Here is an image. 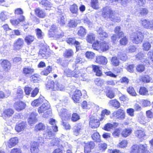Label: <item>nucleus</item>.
Here are the masks:
<instances>
[{"label":"nucleus","instance_id":"f257e3e1","mask_svg":"<svg viewBox=\"0 0 153 153\" xmlns=\"http://www.w3.org/2000/svg\"><path fill=\"white\" fill-rule=\"evenodd\" d=\"M59 114L61 117L62 121L63 126H65L66 129H68L70 128L71 126L68 123L64 122V121H67L69 119L71 116V114L66 108H61L60 109H58Z\"/></svg>","mask_w":153,"mask_h":153},{"label":"nucleus","instance_id":"f03ea898","mask_svg":"<svg viewBox=\"0 0 153 153\" xmlns=\"http://www.w3.org/2000/svg\"><path fill=\"white\" fill-rule=\"evenodd\" d=\"M130 38L133 43L137 44L142 42L144 39V36L141 32L137 31L132 33Z\"/></svg>","mask_w":153,"mask_h":153},{"label":"nucleus","instance_id":"7ed1b4c3","mask_svg":"<svg viewBox=\"0 0 153 153\" xmlns=\"http://www.w3.org/2000/svg\"><path fill=\"white\" fill-rule=\"evenodd\" d=\"M114 11L109 7H104L102 9V16L106 20L110 19L112 15L114 14Z\"/></svg>","mask_w":153,"mask_h":153},{"label":"nucleus","instance_id":"20e7f679","mask_svg":"<svg viewBox=\"0 0 153 153\" xmlns=\"http://www.w3.org/2000/svg\"><path fill=\"white\" fill-rule=\"evenodd\" d=\"M140 23L145 28L153 30V20L142 19L140 20Z\"/></svg>","mask_w":153,"mask_h":153},{"label":"nucleus","instance_id":"39448f33","mask_svg":"<svg viewBox=\"0 0 153 153\" xmlns=\"http://www.w3.org/2000/svg\"><path fill=\"white\" fill-rule=\"evenodd\" d=\"M112 114L113 117L119 120H123L125 118V113L123 110L120 109L114 111Z\"/></svg>","mask_w":153,"mask_h":153},{"label":"nucleus","instance_id":"423d86ee","mask_svg":"<svg viewBox=\"0 0 153 153\" xmlns=\"http://www.w3.org/2000/svg\"><path fill=\"white\" fill-rule=\"evenodd\" d=\"M50 54L48 48L45 46L42 47L40 50L39 53V56L42 57L44 59H46Z\"/></svg>","mask_w":153,"mask_h":153},{"label":"nucleus","instance_id":"0eeeda50","mask_svg":"<svg viewBox=\"0 0 153 153\" xmlns=\"http://www.w3.org/2000/svg\"><path fill=\"white\" fill-rule=\"evenodd\" d=\"M146 54L143 52H140L138 53L135 56L136 59L141 60V62L143 61L146 63V65H150L149 61L147 59H145Z\"/></svg>","mask_w":153,"mask_h":153},{"label":"nucleus","instance_id":"6e6552de","mask_svg":"<svg viewBox=\"0 0 153 153\" xmlns=\"http://www.w3.org/2000/svg\"><path fill=\"white\" fill-rule=\"evenodd\" d=\"M57 31L53 33H51L50 32L48 33V35L50 37H53L55 39H57L62 37L64 36V33L60 29H57Z\"/></svg>","mask_w":153,"mask_h":153},{"label":"nucleus","instance_id":"1a4fd4ad","mask_svg":"<svg viewBox=\"0 0 153 153\" xmlns=\"http://www.w3.org/2000/svg\"><path fill=\"white\" fill-rule=\"evenodd\" d=\"M14 113V111L13 109L10 108H7L4 110L2 116L4 119H7L11 117Z\"/></svg>","mask_w":153,"mask_h":153},{"label":"nucleus","instance_id":"9d476101","mask_svg":"<svg viewBox=\"0 0 153 153\" xmlns=\"http://www.w3.org/2000/svg\"><path fill=\"white\" fill-rule=\"evenodd\" d=\"M27 124L25 122H21L17 123L15 127V129L19 132L24 131L26 128Z\"/></svg>","mask_w":153,"mask_h":153},{"label":"nucleus","instance_id":"9b49d317","mask_svg":"<svg viewBox=\"0 0 153 153\" xmlns=\"http://www.w3.org/2000/svg\"><path fill=\"white\" fill-rule=\"evenodd\" d=\"M23 44V40L21 38H18L14 43V48L16 50H19L22 47Z\"/></svg>","mask_w":153,"mask_h":153},{"label":"nucleus","instance_id":"f8f14e48","mask_svg":"<svg viewBox=\"0 0 153 153\" xmlns=\"http://www.w3.org/2000/svg\"><path fill=\"white\" fill-rule=\"evenodd\" d=\"M82 95V94L81 91L78 90H76L72 96V98L75 102L79 103Z\"/></svg>","mask_w":153,"mask_h":153},{"label":"nucleus","instance_id":"ddd939ff","mask_svg":"<svg viewBox=\"0 0 153 153\" xmlns=\"http://www.w3.org/2000/svg\"><path fill=\"white\" fill-rule=\"evenodd\" d=\"M100 125V123L99 120L93 117L90 118L89 125L91 128H97Z\"/></svg>","mask_w":153,"mask_h":153},{"label":"nucleus","instance_id":"4468645a","mask_svg":"<svg viewBox=\"0 0 153 153\" xmlns=\"http://www.w3.org/2000/svg\"><path fill=\"white\" fill-rule=\"evenodd\" d=\"M18 139L16 137L10 138L8 141L7 146L9 148H11L16 146L18 143Z\"/></svg>","mask_w":153,"mask_h":153},{"label":"nucleus","instance_id":"2eb2a0df","mask_svg":"<svg viewBox=\"0 0 153 153\" xmlns=\"http://www.w3.org/2000/svg\"><path fill=\"white\" fill-rule=\"evenodd\" d=\"M94 146V142L91 141L85 144L84 146V152L85 153H90L91 150Z\"/></svg>","mask_w":153,"mask_h":153},{"label":"nucleus","instance_id":"dca6fc26","mask_svg":"<svg viewBox=\"0 0 153 153\" xmlns=\"http://www.w3.org/2000/svg\"><path fill=\"white\" fill-rule=\"evenodd\" d=\"M34 70L30 66H26L23 68V73L26 76H29L32 74Z\"/></svg>","mask_w":153,"mask_h":153},{"label":"nucleus","instance_id":"f3484780","mask_svg":"<svg viewBox=\"0 0 153 153\" xmlns=\"http://www.w3.org/2000/svg\"><path fill=\"white\" fill-rule=\"evenodd\" d=\"M26 104L22 101H18L14 104V107L15 109L18 111H20L25 108Z\"/></svg>","mask_w":153,"mask_h":153},{"label":"nucleus","instance_id":"a211bd4d","mask_svg":"<svg viewBox=\"0 0 153 153\" xmlns=\"http://www.w3.org/2000/svg\"><path fill=\"white\" fill-rule=\"evenodd\" d=\"M83 128V126L81 124H77L74 127V134L76 136H78L81 132Z\"/></svg>","mask_w":153,"mask_h":153},{"label":"nucleus","instance_id":"6ab92c4d","mask_svg":"<svg viewBox=\"0 0 153 153\" xmlns=\"http://www.w3.org/2000/svg\"><path fill=\"white\" fill-rule=\"evenodd\" d=\"M50 107V105L47 101L42 104V106L38 108V111L39 113H44L48 110Z\"/></svg>","mask_w":153,"mask_h":153},{"label":"nucleus","instance_id":"aec40b11","mask_svg":"<svg viewBox=\"0 0 153 153\" xmlns=\"http://www.w3.org/2000/svg\"><path fill=\"white\" fill-rule=\"evenodd\" d=\"M39 151V143L35 142L32 143L30 148L31 153H38Z\"/></svg>","mask_w":153,"mask_h":153},{"label":"nucleus","instance_id":"412c9836","mask_svg":"<svg viewBox=\"0 0 153 153\" xmlns=\"http://www.w3.org/2000/svg\"><path fill=\"white\" fill-rule=\"evenodd\" d=\"M75 71H72L68 68H66L64 71L65 74L68 76L77 77L79 76V73H75Z\"/></svg>","mask_w":153,"mask_h":153},{"label":"nucleus","instance_id":"4be33fe9","mask_svg":"<svg viewBox=\"0 0 153 153\" xmlns=\"http://www.w3.org/2000/svg\"><path fill=\"white\" fill-rule=\"evenodd\" d=\"M40 5L46 10H49L52 7V4L47 0H42L40 2Z\"/></svg>","mask_w":153,"mask_h":153},{"label":"nucleus","instance_id":"5701e85b","mask_svg":"<svg viewBox=\"0 0 153 153\" xmlns=\"http://www.w3.org/2000/svg\"><path fill=\"white\" fill-rule=\"evenodd\" d=\"M95 62L99 64L106 65L108 62L107 59L103 56H98L96 57Z\"/></svg>","mask_w":153,"mask_h":153},{"label":"nucleus","instance_id":"b1692460","mask_svg":"<svg viewBox=\"0 0 153 153\" xmlns=\"http://www.w3.org/2000/svg\"><path fill=\"white\" fill-rule=\"evenodd\" d=\"M114 14H113L110 20L114 22H119L121 21L120 18L119 14L115 12H114Z\"/></svg>","mask_w":153,"mask_h":153},{"label":"nucleus","instance_id":"393cba45","mask_svg":"<svg viewBox=\"0 0 153 153\" xmlns=\"http://www.w3.org/2000/svg\"><path fill=\"white\" fill-rule=\"evenodd\" d=\"M44 97L41 96L36 100L33 101L31 103V105L33 106H38L40 105L44 101Z\"/></svg>","mask_w":153,"mask_h":153},{"label":"nucleus","instance_id":"a878e982","mask_svg":"<svg viewBox=\"0 0 153 153\" xmlns=\"http://www.w3.org/2000/svg\"><path fill=\"white\" fill-rule=\"evenodd\" d=\"M67 43L70 45L73 44L76 45V48L77 50L79 49V45L80 43L79 42L76 41L74 38H69L67 40Z\"/></svg>","mask_w":153,"mask_h":153},{"label":"nucleus","instance_id":"bb28decb","mask_svg":"<svg viewBox=\"0 0 153 153\" xmlns=\"http://www.w3.org/2000/svg\"><path fill=\"white\" fill-rule=\"evenodd\" d=\"M51 130V129L50 128L48 127L46 132L43 134L44 138L48 139L50 138L51 137L53 136L54 134Z\"/></svg>","mask_w":153,"mask_h":153},{"label":"nucleus","instance_id":"cd10ccee","mask_svg":"<svg viewBox=\"0 0 153 153\" xmlns=\"http://www.w3.org/2000/svg\"><path fill=\"white\" fill-rule=\"evenodd\" d=\"M37 114L34 113H31L28 119V122L30 124L34 123L36 121V116Z\"/></svg>","mask_w":153,"mask_h":153},{"label":"nucleus","instance_id":"c85d7f7f","mask_svg":"<svg viewBox=\"0 0 153 153\" xmlns=\"http://www.w3.org/2000/svg\"><path fill=\"white\" fill-rule=\"evenodd\" d=\"M57 13L59 15V16L58 17L59 22L62 25H63L65 24V19L63 16V13L61 10L58 11Z\"/></svg>","mask_w":153,"mask_h":153},{"label":"nucleus","instance_id":"c756f323","mask_svg":"<svg viewBox=\"0 0 153 153\" xmlns=\"http://www.w3.org/2000/svg\"><path fill=\"white\" fill-rule=\"evenodd\" d=\"M24 20V16H21L19 19H11L10 22L13 25L16 26L19 24L20 22H23Z\"/></svg>","mask_w":153,"mask_h":153},{"label":"nucleus","instance_id":"7c9ffc66","mask_svg":"<svg viewBox=\"0 0 153 153\" xmlns=\"http://www.w3.org/2000/svg\"><path fill=\"white\" fill-rule=\"evenodd\" d=\"M95 38V35L93 33H91L87 35L86 39L88 42L92 43L94 41Z\"/></svg>","mask_w":153,"mask_h":153},{"label":"nucleus","instance_id":"2f4dec72","mask_svg":"<svg viewBox=\"0 0 153 153\" xmlns=\"http://www.w3.org/2000/svg\"><path fill=\"white\" fill-rule=\"evenodd\" d=\"M35 11L36 15L41 18H43L45 16V13L42 10L39 8H36Z\"/></svg>","mask_w":153,"mask_h":153},{"label":"nucleus","instance_id":"473e14b6","mask_svg":"<svg viewBox=\"0 0 153 153\" xmlns=\"http://www.w3.org/2000/svg\"><path fill=\"white\" fill-rule=\"evenodd\" d=\"M139 146L140 153H149V152L147 148V145L146 144H140Z\"/></svg>","mask_w":153,"mask_h":153},{"label":"nucleus","instance_id":"72a5a7b5","mask_svg":"<svg viewBox=\"0 0 153 153\" xmlns=\"http://www.w3.org/2000/svg\"><path fill=\"white\" fill-rule=\"evenodd\" d=\"M70 10L73 14L77 15L78 11V7L76 4H74L70 6Z\"/></svg>","mask_w":153,"mask_h":153},{"label":"nucleus","instance_id":"f704fd0d","mask_svg":"<svg viewBox=\"0 0 153 153\" xmlns=\"http://www.w3.org/2000/svg\"><path fill=\"white\" fill-rule=\"evenodd\" d=\"M93 70L96 73L97 76H100L102 75V71L100 69L99 66L96 65H92Z\"/></svg>","mask_w":153,"mask_h":153},{"label":"nucleus","instance_id":"c9c22d12","mask_svg":"<svg viewBox=\"0 0 153 153\" xmlns=\"http://www.w3.org/2000/svg\"><path fill=\"white\" fill-rule=\"evenodd\" d=\"M110 113V111L106 109H105L102 110L101 114V117L100 118V121H102L103 120H105L106 119L105 115H109Z\"/></svg>","mask_w":153,"mask_h":153},{"label":"nucleus","instance_id":"e433bc0d","mask_svg":"<svg viewBox=\"0 0 153 153\" xmlns=\"http://www.w3.org/2000/svg\"><path fill=\"white\" fill-rule=\"evenodd\" d=\"M34 39V37L30 35H27L25 38V42L28 45H30L33 42Z\"/></svg>","mask_w":153,"mask_h":153},{"label":"nucleus","instance_id":"4c0bfd02","mask_svg":"<svg viewBox=\"0 0 153 153\" xmlns=\"http://www.w3.org/2000/svg\"><path fill=\"white\" fill-rule=\"evenodd\" d=\"M132 131V130L131 128H125L122 131V135L123 137H126L131 133Z\"/></svg>","mask_w":153,"mask_h":153},{"label":"nucleus","instance_id":"58836bf2","mask_svg":"<svg viewBox=\"0 0 153 153\" xmlns=\"http://www.w3.org/2000/svg\"><path fill=\"white\" fill-rule=\"evenodd\" d=\"M109 103L110 105L112 106L115 108H118L120 106L119 102L116 100H111L109 101Z\"/></svg>","mask_w":153,"mask_h":153},{"label":"nucleus","instance_id":"ea45409f","mask_svg":"<svg viewBox=\"0 0 153 153\" xmlns=\"http://www.w3.org/2000/svg\"><path fill=\"white\" fill-rule=\"evenodd\" d=\"M1 65L5 69H10L11 67V64L10 62L6 60H4L1 62Z\"/></svg>","mask_w":153,"mask_h":153},{"label":"nucleus","instance_id":"a19ab883","mask_svg":"<svg viewBox=\"0 0 153 153\" xmlns=\"http://www.w3.org/2000/svg\"><path fill=\"white\" fill-rule=\"evenodd\" d=\"M91 7L94 9H98L99 8L98 0H91Z\"/></svg>","mask_w":153,"mask_h":153},{"label":"nucleus","instance_id":"79ce46f5","mask_svg":"<svg viewBox=\"0 0 153 153\" xmlns=\"http://www.w3.org/2000/svg\"><path fill=\"white\" fill-rule=\"evenodd\" d=\"M135 136L138 138H141L145 135V132L142 130H138L135 131Z\"/></svg>","mask_w":153,"mask_h":153},{"label":"nucleus","instance_id":"37998d69","mask_svg":"<svg viewBox=\"0 0 153 153\" xmlns=\"http://www.w3.org/2000/svg\"><path fill=\"white\" fill-rule=\"evenodd\" d=\"M151 47L150 43L147 40L145 41L143 45V49L145 51L149 50Z\"/></svg>","mask_w":153,"mask_h":153},{"label":"nucleus","instance_id":"c03bdc74","mask_svg":"<svg viewBox=\"0 0 153 153\" xmlns=\"http://www.w3.org/2000/svg\"><path fill=\"white\" fill-rule=\"evenodd\" d=\"M93 140L96 142H100L101 141L100 136L98 132L94 133L91 136Z\"/></svg>","mask_w":153,"mask_h":153},{"label":"nucleus","instance_id":"a18cd8bd","mask_svg":"<svg viewBox=\"0 0 153 153\" xmlns=\"http://www.w3.org/2000/svg\"><path fill=\"white\" fill-rule=\"evenodd\" d=\"M108 48V44L105 42H103L100 43V49L103 51H105Z\"/></svg>","mask_w":153,"mask_h":153},{"label":"nucleus","instance_id":"49530a36","mask_svg":"<svg viewBox=\"0 0 153 153\" xmlns=\"http://www.w3.org/2000/svg\"><path fill=\"white\" fill-rule=\"evenodd\" d=\"M111 64L114 66H117L119 65L120 63L119 60L116 56L113 57L111 59Z\"/></svg>","mask_w":153,"mask_h":153},{"label":"nucleus","instance_id":"de8ad7c7","mask_svg":"<svg viewBox=\"0 0 153 153\" xmlns=\"http://www.w3.org/2000/svg\"><path fill=\"white\" fill-rule=\"evenodd\" d=\"M74 52L72 50L68 49L65 51L63 55L65 57L69 58L72 56Z\"/></svg>","mask_w":153,"mask_h":153},{"label":"nucleus","instance_id":"09e8293b","mask_svg":"<svg viewBox=\"0 0 153 153\" xmlns=\"http://www.w3.org/2000/svg\"><path fill=\"white\" fill-rule=\"evenodd\" d=\"M45 126L44 124L40 123L35 126V129L36 131H42L45 129Z\"/></svg>","mask_w":153,"mask_h":153},{"label":"nucleus","instance_id":"8fccbe9b","mask_svg":"<svg viewBox=\"0 0 153 153\" xmlns=\"http://www.w3.org/2000/svg\"><path fill=\"white\" fill-rule=\"evenodd\" d=\"M52 71V68L50 66L47 67L46 68L41 71V74L42 75L47 76Z\"/></svg>","mask_w":153,"mask_h":153},{"label":"nucleus","instance_id":"3c124183","mask_svg":"<svg viewBox=\"0 0 153 153\" xmlns=\"http://www.w3.org/2000/svg\"><path fill=\"white\" fill-rule=\"evenodd\" d=\"M49 123L53 126H52V128L53 130L55 132H56L58 131L57 127L56 126V121L55 120L53 119H50L49 122Z\"/></svg>","mask_w":153,"mask_h":153},{"label":"nucleus","instance_id":"603ef678","mask_svg":"<svg viewBox=\"0 0 153 153\" xmlns=\"http://www.w3.org/2000/svg\"><path fill=\"white\" fill-rule=\"evenodd\" d=\"M97 33L99 34L100 36L101 37H104L105 38L107 37L108 36L107 33L105 32L104 31L102 28L101 27L99 28L98 30H97Z\"/></svg>","mask_w":153,"mask_h":153},{"label":"nucleus","instance_id":"864d4df0","mask_svg":"<svg viewBox=\"0 0 153 153\" xmlns=\"http://www.w3.org/2000/svg\"><path fill=\"white\" fill-rule=\"evenodd\" d=\"M117 56L120 60L123 61H126L127 59L126 55L122 52H119Z\"/></svg>","mask_w":153,"mask_h":153},{"label":"nucleus","instance_id":"5fc2aeb1","mask_svg":"<svg viewBox=\"0 0 153 153\" xmlns=\"http://www.w3.org/2000/svg\"><path fill=\"white\" fill-rule=\"evenodd\" d=\"M54 90L64 91L65 90V87L62 84L57 83L55 85V88Z\"/></svg>","mask_w":153,"mask_h":153},{"label":"nucleus","instance_id":"6e6d98bb","mask_svg":"<svg viewBox=\"0 0 153 153\" xmlns=\"http://www.w3.org/2000/svg\"><path fill=\"white\" fill-rule=\"evenodd\" d=\"M46 86V87L48 89H53L54 90L55 85L54 84V82L52 80H49Z\"/></svg>","mask_w":153,"mask_h":153},{"label":"nucleus","instance_id":"4d7b16f0","mask_svg":"<svg viewBox=\"0 0 153 153\" xmlns=\"http://www.w3.org/2000/svg\"><path fill=\"white\" fill-rule=\"evenodd\" d=\"M86 33V30L82 27H80L78 32V35L80 36L83 37L85 35Z\"/></svg>","mask_w":153,"mask_h":153},{"label":"nucleus","instance_id":"13d9d810","mask_svg":"<svg viewBox=\"0 0 153 153\" xmlns=\"http://www.w3.org/2000/svg\"><path fill=\"white\" fill-rule=\"evenodd\" d=\"M139 94L142 95H149L148 91L144 87H141L139 91Z\"/></svg>","mask_w":153,"mask_h":153},{"label":"nucleus","instance_id":"bf43d9fd","mask_svg":"<svg viewBox=\"0 0 153 153\" xmlns=\"http://www.w3.org/2000/svg\"><path fill=\"white\" fill-rule=\"evenodd\" d=\"M128 92L131 95L135 96L137 94L134 88L132 87H129L127 89Z\"/></svg>","mask_w":153,"mask_h":153},{"label":"nucleus","instance_id":"052dcab7","mask_svg":"<svg viewBox=\"0 0 153 153\" xmlns=\"http://www.w3.org/2000/svg\"><path fill=\"white\" fill-rule=\"evenodd\" d=\"M104 80L100 78H97L95 79L94 82L95 84L98 86H101L104 83Z\"/></svg>","mask_w":153,"mask_h":153},{"label":"nucleus","instance_id":"680f3d73","mask_svg":"<svg viewBox=\"0 0 153 153\" xmlns=\"http://www.w3.org/2000/svg\"><path fill=\"white\" fill-rule=\"evenodd\" d=\"M85 55L87 58L91 59L94 57L95 54L92 52L87 51L85 53Z\"/></svg>","mask_w":153,"mask_h":153},{"label":"nucleus","instance_id":"e2e57ef3","mask_svg":"<svg viewBox=\"0 0 153 153\" xmlns=\"http://www.w3.org/2000/svg\"><path fill=\"white\" fill-rule=\"evenodd\" d=\"M114 128V125L113 124L110 123H108L105 125L103 129L105 130L109 131L111 129H112Z\"/></svg>","mask_w":153,"mask_h":153},{"label":"nucleus","instance_id":"0e129e2a","mask_svg":"<svg viewBox=\"0 0 153 153\" xmlns=\"http://www.w3.org/2000/svg\"><path fill=\"white\" fill-rule=\"evenodd\" d=\"M23 91L21 88H19L16 92V97L17 99H19L23 97Z\"/></svg>","mask_w":153,"mask_h":153},{"label":"nucleus","instance_id":"69168bd1","mask_svg":"<svg viewBox=\"0 0 153 153\" xmlns=\"http://www.w3.org/2000/svg\"><path fill=\"white\" fill-rule=\"evenodd\" d=\"M121 132V129L120 128L116 129L112 133L113 136L115 137H118Z\"/></svg>","mask_w":153,"mask_h":153},{"label":"nucleus","instance_id":"338daca9","mask_svg":"<svg viewBox=\"0 0 153 153\" xmlns=\"http://www.w3.org/2000/svg\"><path fill=\"white\" fill-rule=\"evenodd\" d=\"M135 3L136 4L140 6H143L146 4V0H135Z\"/></svg>","mask_w":153,"mask_h":153},{"label":"nucleus","instance_id":"774afa93","mask_svg":"<svg viewBox=\"0 0 153 153\" xmlns=\"http://www.w3.org/2000/svg\"><path fill=\"white\" fill-rule=\"evenodd\" d=\"M132 153H140L139 146L137 145H133L132 147Z\"/></svg>","mask_w":153,"mask_h":153}]
</instances>
